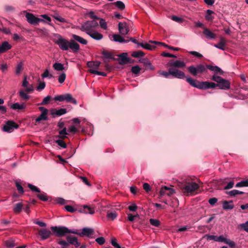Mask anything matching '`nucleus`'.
Returning a JSON list of instances; mask_svg holds the SVG:
<instances>
[{
    "label": "nucleus",
    "mask_w": 248,
    "mask_h": 248,
    "mask_svg": "<svg viewBox=\"0 0 248 248\" xmlns=\"http://www.w3.org/2000/svg\"><path fill=\"white\" fill-rule=\"evenodd\" d=\"M55 36L57 38L55 39L54 42L61 50L66 51L70 48L74 52H77L79 49V45L73 40L68 41L59 34H56Z\"/></svg>",
    "instance_id": "nucleus-1"
},
{
    "label": "nucleus",
    "mask_w": 248,
    "mask_h": 248,
    "mask_svg": "<svg viewBox=\"0 0 248 248\" xmlns=\"http://www.w3.org/2000/svg\"><path fill=\"white\" fill-rule=\"evenodd\" d=\"M179 186L186 196L192 194L200 188L199 185L192 181L190 178L184 179L182 183H180Z\"/></svg>",
    "instance_id": "nucleus-2"
},
{
    "label": "nucleus",
    "mask_w": 248,
    "mask_h": 248,
    "mask_svg": "<svg viewBox=\"0 0 248 248\" xmlns=\"http://www.w3.org/2000/svg\"><path fill=\"white\" fill-rule=\"evenodd\" d=\"M50 229L58 237L64 236L67 233L78 234L77 230L69 229L65 227L53 226L51 227Z\"/></svg>",
    "instance_id": "nucleus-3"
},
{
    "label": "nucleus",
    "mask_w": 248,
    "mask_h": 248,
    "mask_svg": "<svg viewBox=\"0 0 248 248\" xmlns=\"http://www.w3.org/2000/svg\"><path fill=\"white\" fill-rule=\"evenodd\" d=\"M98 27V22L95 20L87 21L84 23L81 26V30L89 34L92 32L95 31L97 27Z\"/></svg>",
    "instance_id": "nucleus-4"
},
{
    "label": "nucleus",
    "mask_w": 248,
    "mask_h": 248,
    "mask_svg": "<svg viewBox=\"0 0 248 248\" xmlns=\"http://www.w3.org/2000/svg\"><path fill=\"white\" fill-rule=\"evenodd\" d=\"M212 79L217 82V87H218L220 89L226 90L230 88V83L229 81L221 77L214 75L212 77Z\"/></svg>",
    "instance_id": "nucleus-5"
},
{
    "label": "nucleus",
    "mask_w": 248,
    "mask_h": 248,
    "mask_svg": "<svg viewBox=\"0 0 248 248\" xmlns=\"http://www.w3.org/2000/svg\"><path fill=\"white\" fill-rule=\"evenodd\" d=\"M23 13L25 14L27 22L31 25H35L40 22H45L44 19L35 17L31 13H28L26 11H23Z\"/></svg>",
    "instance_id": "nucleus-6"
},
{
    "label": "nucleus",
    "mask_w": 248,
    "mask_h": 248,
    "mask_svg": "<svg viewBox=\"0 0 248 248\" xmlns=\"http://www.w3.org/2000/svg\"><path fill=\"white\" fill-rule=\"evenodd\" d=\"M189 72L194 76H197L198 74H202L206 70L205 66L203 64H198L196 66L193 65L188 67Z\"/></svg>",
    "instance_id": "nucleus-7"
},
{
    "label": "nucleus",
    "mask_w": 248,
    "mask_h": 248,
    "mask_svg": "<svg viewBox=\"0 0 248 248\" xmlns=\"http://www.w3.org/2000/svg\"><path fill=\"white\" fill-rule=\"evenodd\" d=\"M18 127V124L13 121H9L3 126V130L6 132L11 133L14 130V129H17Z\"/></svg>",
    "instance_id": "nucleus-8"
},
{
    "label": "nucleus",
    "mask_w": 248,
    "mask_h": 248,
    "mask_svg": "<svg viewBox=\"0 0 248 248\" xmlns=\"http://www.w3.org/2000/svg\"><path fill=\"white\" fill-rule=\"evenodd\" d=\"M39 109L41 111L40 116L35 119L36 122H40L41 121H45L47 119L48 110L43 107H39Z\"/></svg>",
    "instance_id": "nucleus-9"
},
{
    "label": "nucleus",
    "mask_w": 248,
    "mask_h": 248,
    "mask_svg": "<svg viewBox=\"0 0 248 248\" xmlns=\"http://www.w3.org/2000/svg\"><path fill=\"white\" fill-rule=\"evenodd\" d=\"M170 75L174 78L179 79H183L185 78V74L179 70L170 69Z\"/></svg>",
    "instance_id": "nucleus-10"
},
{
    "label": "nucleus",
    "mask_w": 248,
    "mask_h": 248,
    "mask_svg": "<svg viewBox=\"0 0 248 248\" xmlns=\"http://www.w3.org/2000/svg\"><path fill=\"white\" fill-rule=\"evenodd\" d=\"M175 193L174 190L170 187L164 186L161 188L159 194L161 196L168 195L170 196Z\"/></svg>",
    "instance_id": "nucleus-11"
},
{
    "label": "nucleus",
    "mask_w": 248,
    "mask_h": 248,
    "mask_svg": "<svg viewBox=\"0 0 248 248\" xmlns=\"http://www.w3.org/2000/svg\"><path fill=\"white\" fill-rule=\"evenodd\" d=\"M22 86L25 88L24 90L27 93H30L33 92L34 87L32 84H29V82L27 80L26 77H25L22 82Z\"/></svg>",
    "instance_id": "nucleus-12"
},
{
    "label": "nucleus",
    "mask_w": 248,
    "mask_h": 248,
    "mask_svg": "<svg viewBox=\"0 0 248 248\" xmlns=\"http://www.w3.org/2000/svg\"><path fill=\"white\" fill-rule=\"evenodd\" d=\"M39 235L42 240H46L52 235V233L48 229H42L39 231Z\"/></svg>",
    "instance_id": "nucleus-13"
},
{
    "label": "nucleus",
    "mask_w": 248,
    "mask_h": 248,
    "mask_svg": "<svg viewBox=\"0 0 248 248\" xmlns=\"http://www.w3.org/2000/svg\"><path fill=\"white\" fill-rule=\"evenodd\" d=\"M118 27L119 32L122 35H126L129 32V27L126 23L120 22Z\"/></svg>",
    "instance_id": "nucleus-14"
},
{
    "label": "nucleus",
    "mask_w": 248,
    "mask_h": 248,
    "mask_svg": "<svg viewBox=\"0 0 248 248\" xmlns=\"http://www.w3.org/2000/svg\"><path fill=\"white\" fill-rule=\"evenodd\" d=\"M186 81L192 86L201 89L202 82H199L196 80L193 79L190 77L186 78Z\"/></svg>",
    "instance_id": "nucleus-15"
},
{
    "label": "nucleus",
    "mask_w": 248,
    "mask_h": 248,
    "mask_svg": "<svg viewBox=\"0 0 248 248\" xmlns=\"http://www.w3.org/2000/svg\"><path fill=\"white\" fill-rule=\"evenodd\" d=\"M203 33L205 36L206 38L208 39H215L217 37L216 34L211 31L209 29L207 28H204Z\"/></svg>",
    "instance_id": "nucleus-16"
},
{
    "label": "nucleus",
    "mask_w": 248,
    "mask_h": 248,
    "mask_svg": "<svg viewBox=\"0 0 248 248\" xmlns=\"http://www.w3.org/2000/svg\"><path fill=\"white\" fill-rule=\"evenodd\" d=\"M66 239L68 244L73 245L76 247H78L80 246V243L78 242V238L75 236L69 235L66 237Z\"/></svg>",
    "instance_id": "nucleus-17"
},
{
    "label": "nucleus",
    "mask_w": 248,
    "mask_h": 248,
    "mask_svg": "<svg viewBox=\"0 0 248 248\" xmlns=\"http://www.w3.org/2000/svg\"><path fill=\"white\" fill-rule=\"evenodd\" d=\"M79 211L80 213L93 215L94 213V209L85 205L79 210Z\"/></svg>",
    "instance_id": "nucleus-18"
},
{
    "label": "nucleus",
    "mask_w": 248,
    "mask_h": 248,
    "mask_svg": "<svg viewBox=\"0 0 248 248\" xmlns=\"http://www.w3.org/2000/svg\"><path fill=\"white\" fill-rule=\"evenodd\" d=\"M12 46L7 41H4L0 45V54L4 53L10 49Z\"/></svg>",
    "instance_id": "nucleus-19"
},
{
    "label": "nucleus",
    "mask_w": 248,
    "mask_h": 248,
    "mask_svg": "<svg viewBox=\"0 0 248 248\" xmlns=\"http://www.w3.org/2000/svg\"><path fill=\"white\" fill-rule=\"evenodd\" d=\"M170 65L175 68H182L186 66V63L183 61L176 60L170 62Z\"/></svg>",
    "instance_id": "nucleus-20"
},
{
    "label": "nucleus",
    "mask_w": 248,
    "mask_h": 248,
    "mask_svg": "<svg viewBox=\"0 0 248 248\" xmlns=\"http://www.w3.org/2000/svg\"><path fill=\"white\" fill-rule=\"evenodd\" d=\"M216 87H217V85L214 82H210L208 81L202 82V90H206L209 88L213 89L215 88Z\"/></svg>",
    "instance_id": "nucleus-21"
},
{
    "label": "nucleus",
    "mask_w": 248,
    "mask_h": 248,
    "mask_svg": "<svg viewBox=\"0 0 248 248\" xmlns=\"http://www.w3.org/2000/svg\"><path fill=\"white\" fill-rule=\"evenodd\" d=\"M94 234V230L91 228H84L82 229L81 233H78L80 235H85L90 237Z\"/></svg>",
    "instance_id": "nucleus-22"
},
{
    "label": "nucleus",
    "mask_w": 248,
    "mask_h": 248,
    "mask_svg": "<svg viewBox=\"0 0 248 248\" xmlns=\"http://www.w3.org/2000/svg\"><path fill=\"white\" fill-rule=\"evenodd\" d=\"M127 56L126 53H123L119 56V63L120 64H124L128 62L129 59Z\"/></svg>",
    "instance_id": "nucleus-23"
},
{
    "label": "nucleus",
    "mask_w": 248,
    "mask_h": 248,
    "mask_svg": "<svg viewBox=\"0 0 248 248\" xmlns=\"http://www.w3.org/2000/svg\"><path fill=\"white\" fill-rule=\"evenodd\" d=\"M91 38L96 40H101L103 36L102 34L99 33L97 31H94L88 34Z\"/></svg>",
    "instance_id": "nucleus-24"
},
{
    "label": "nucleus",
    "mask_w": 248,
    "mask_h": 248,
    "mask_svg": "<svg viewBox=\"0 0 248 248\" xmlns=\"http://www.w3.org/2000/svg\"><path fill=\"white\" fill-rule=\"evenodd\" d=\"M226 45V40L223 37L220 38V41L217 44H215L214 46L218 49H221L222 50H225V46Z\"/></svg>",
    "instance_id": "nucleus-25"
},
{
    "label": "nucleus",
    "mask_w": 248,
    "mask_h": 248,
    "mask_svg": "<svg viewBox=\"0 0 248 248\" xmlns=\"http://www.w3.org/2000/svg\"><path fill=\"white\" fill-rule=\"evenodd\" d=\"M26 105L24 104H19L16 103L10 106V108L13 110H21L25 108Z\"/></svg>",
    "instance_id": "nucleus-26"
},
{
    "label": "nucleus",
    "mask_w": 248,
    "mask_h": 248,
    "mask_svg": "<svg viewBox=\"0 0 248 248\" xmlns=\"http://www.w3.org/2000/svg\"><path fill=\"white\" fill-rule=\"evenodd\" d=\"M113 40L115 42H118L119 43H127L129 40H125L122 36L119 34H114L113 35Z\"/></svg>",
    "instance_id": "nucleus-27"
},
{
    "label": "nucleus",
    "mask_w": 248,
    "mask_h": 248,
    "mask_svg": "<svg viewBox=\"0 0 248 248\" xmlns=\"http://www.w3.org/2000/svg\"><path fill=\"white\" fill-rule=\"evenodd\" d=\"M67 110L65 108H61L58 110H52L51 114L53 116H60L65 114Z\"/></svg>",
    "instance_id": "nucleus-28"
},
{
    "label": "nucleus",
    "mask_w": 248,
    "mask_h": 248,
    "mask_svg": "<svg viewBox=\"0 0 248 248\" xmlns=\"http://www.w3.org/2000/svg\"><path fill=\"white\" fill-rule=\"evenodd\" d=\"M100 65V62L98 61L88 62L87 65L91 68L90 69L96 70Z\"/></svg>",
    "instance_id": "nucleus-29"
},
{
    "label": "nucleus",
    "mask_w": 248,
    "mask_h": 248,
    "mask_svg": "<svg viewBox=\"0 0 248 248\" xmlns=\"http://www.w3.org/2000/svg\"><path fill=\"white\" fill-rule=\"evenodd\" d=\"M72 38L77 42L80 43V44L82 45H86L87 44V41L85 39H84L83 38L76 35V34H73L72 35Z\"/></svg>",
    "instance_id": "nucleus-30"
},
{
    "label": "nucleus",
    "mask_w": 248,
    "mask_h": 248,
    "mask_svg": "<svg viewBox=\"0 0 248 248\" xmlns=\"http://www.w3.org/2000/svg\"><path fill=\"white\" fill-rule=\"evenodd\" d=\"M207 68L211 71H214L216 73H219L220 74H223L222 70L217 66L208 65H207Z\"/></svg>",
    "instance_id": "nucleus-31"
},
{
    "label": "nucleus",
    "mask_w": 248,
    "mask_h": 248,
    "mask_svg": "<svg viewBox=\"0 0 248 248\" xmlns=\"http://www.w3.org/2000/svg\"><path fill=\"white\" fill-rule=\"evenodd\" d=\"M64 100H65L67 102H71L74 104H77V100L74 98L72 95L69 93H66L64 94Z\"/></svg>",
    "instance_id": "nucleus-32"
},
{
    "label": "nucleus",
    "mask_w": 248,
    "mask_h": 248,
    "mask_svg": "<svg viewBox=\"0 0 248 248\" xmlns=\"http://www.w3.org/2000/svg\"><path fill=\"white\" fill-rule=\"evenodd\" d=\"M140 62L144 64V65L148 67L150 69L152 70H154L155 69V67L152 65L151 62L147 59H143L140 61Z\"/></svg>",
    "instance_id": "nucleus-33"
},
{
    "label": "nucleus",
    "mask_w": 248,
    "mask_h": 248,
    "mask_svg": "<svg viewBox=\"0 0 248 248\" xmlns=\"http://www.w3.org/2000/svg\"><path fill=\"white\" fill-rule=\"evenodd\" d=\"M23 69V63L22 62H18L16 67V75H20L21 71Z\"/></svg>",
    "instance_id": "nucleus-34"
},
{
    "label": "nucleus",
    "mask_w": 248,
    "mask_h": 248,
    "mask_svg": "<svg viewBox=\"0 0 248 248\" xmlns=\"http://www.w3.org/2000/svg\"><path fill=\"white\" fill-rule=\"evenodd\" d=\"M26 92L23 90H20L19 92V95L20 97L24 101H27L29 100L30 96L27 94Z\"/></svg>",
    "instance_id": "nucleus-35"
},
{
    "label": "nucleus",
    "mask_w": 248,
    "mask_h": 248,
    "mask_svg": "<svg viewBox=\"0 0 248 248\" xmlns=\"http://www.w3.org/2000/svg\"><path fill=\"white\" fill-rule=\"evenodd\" d=\"M53 67L55 70L58 71H62L64 69L63 65L59 62H55L54 63Z\"/></svg>",
    "instance_id": "nucleus-36"
},
{
    "label": "nucleus",
    "mask_w": 248,
    "mask_h": 248,
    "mask_svg": "<svg viewBox=\"0 0 248 248\" xmlns=\"http://www.w3.org/2000/svg\"><path fill=\"white\" fill-rule=\"evenodd\" d=\"M23 204L21 202H19L15 204L13 210L16 213H19L22 210Z\"/></svg>",
    "instance_id": "nucleus-37"
},
{
    "label": "nucleus",
    "mask_w": 248,
    "mask_h": 248,
    "mask_svg": "<svg viewBox=\"0 0 248 248\" xmlns=\"http://www.w3.org/2000/svg\"><path fill=\"white\" fill-rule=\"evenodd\" d=\"M150 42L152 43H154V44H160V45H162L163 46H164L165 47H167L169 49H170L171 50H175V51H178L180 50V48L179 47H172V46H169L167 45H166L164 43H160V42H156V41H150Z\"/></svg>",
    "instance_id": "nucleus-38"
},
{
    "label": "nucleus",
    "mask_w": 248,
    "mask_h": 248,
    "mask_svg": "<svg viewBox=\"0 0 248 248\" xmlns=\"http://www.w3.org/2000/svg\"><path fill=\"white\" fill-rule=\"evenodd\" d=\"M117 217V214L116 212H108L107 214V217L108 219L111 220H114Z\"/></svg>",
    "instance_id": "nucleus-39"
},
{
    "label": "nucleus",
    "mask_w": 248,
    "mask_h": 248,
    "mask_svg": "<svg viewBox=\"0 0 248 248\" xmlns=\"http://www.w3.org/2000/svg\"><path fill=\"white\" fill-rule=\"evenodd\" d=\"M59 137L61 139H64L66 138V135L68 134V133L66 131V128L64 127L62 130H60L59 132Z\"/></svg>",
    "instance_id": "nucleus-40"
},
{
    "label": "nucleus",
    "mask_w": 248,
    "mask_h": 248,
    "mask_svg": "<svg viewBox=\"0 0 248 248\" xmlns=\"http://www.w3.org/2000/svg\"><path fill=\"white\" fill-rule=\"evenodd\" d=\"M5 244L8 248H13L16 246L14 241L11 239L6 241Z\"/></svg>",
    "instance_id": "nucleus-41"
},
{
    "label": "nucleus",
    "mask_w": 248,
    "mask_h": 248,
    "mask_svg": "<svg viewBox=\"0 0 248 248\" xmlns=\"http://www.w3.org/2000/svg\"><path fill=\"white\" fill-rule=\"evenodd\" d=\"M149 221L150 224L155 227H158L160 225L159 220L156 219L151 218Z\"/></svg>",
    "instance_id": "nucleus-42"
},
{
    "label": "nucleus",
    "mask_w": 248,
    "mask_h": 248,
    "mask_svg": "<svg viewBox=\"0 0 248 248\" xmlns=\"http://www.w3.org/2000/svg\"><path fill=\"white\" fill-rule=\"evenodd\" d=\"M233 208V205L232 203H230L227 201H225L223 203V208L224 209H232Z\"/></svg>",
    "instance_id": "nucleus-43"
},
{
    "label": "nucleus",
    "mask_w": 248,
    "mask_h": 248,
    "mask_svg": "<svg viewBox=\"0 0 248 248\" xmlns=\"http://www.w3.org/2000/svg\"><path fill=\"white\" fill-rule=\"evenodd\" d=\"M243 192L236 189H233L228 192V194L231 196H234L238 194H243Z\"/></svg>",
    "instance_id": "nucleus-44"
},
{
    "label": "nucleus",
    "mask_w": 248,
    "mask_h": 248,
    "mask_svg": "<svg viewBox=\"0 0 248 248\" xmlns=\"http://www.w3.org/2000/svg\"><path fill=\"white\" fill-rule=\"evenodd\" d=\"M52 16L55 19L57 20V21H58L59 22H62V23L66 22L65 19L61 17L58 14H55L54 15H53Z\"/></svg>",
    "instance_id": "nucleus-45"
},
{
    "label": "nucleus",
    "mask_w": 248,
    "mask_h": 248,
    "mask_svg": "<svg viewBox=\"0 0 248 248\" xmlns=\"http://www.w3.org/2000/svg\"><path fill=\"white\" fill-rule=\"evenodd\" d=\"M37 197L41 201H46L48 199L46 197V194L44 192H42L37 195Z\"/></svg>",
    "instance_id": "nucleus-46"
},
{
    "label": "nucleus",
    "mask_w": 248,
    "mask_h": 248,
    "mask_svg": "<svg viewBox=\"0 0 248 248\" xmlns=\"http://www.w3.org/2000/svg\"><path fill=\"white\" fill-rule=\"evenodd\" d=\"M132 56L135 58H138L140 57H142L144 55L143 52L141 51H134L132 54Z\"/></svg>",
    "instance_id": "nucleus-47"
},
{
    "label": "nucleus",
    "mask_w": 248,
    "mask_h": 248,
    "mask_svg": "<svg viewBox=\"0 0 248 248\" xmlns=\"http://www.w3.org/2000/svg\"><path fill=\"white\" fill-rule=\"evenodd\" d=\"M114 4L119 9L123 10L125 8L124 4L121 1H117L114 3Z\"/></svg>",
    "instance_id": "nucleus-48"
},
{
    "label": "nucleus",
    "mask_w": 248,
    "mask_h": 248,
    "mask_svg": "<svg viewBox=\"0 0 248 248\" xmlns=\"http://www.w3.org/2000/svg\"><path fill=\"white\" fill-rule=\"evenodd\" d=\"M99 19H100L99 24L101 28L107 30L108 28L107 22L103 18H99Z\"/></svg>",
    "instance_id": "nucleus-49"
},
{
    "label": "nucleus",
    "mask_w": 248,
    "mask_h": 248,
    "mask_svg": "<svg viewBox=\"0 0 248 248\" xmlns=\"http://www.w3.org/2000/svg\"><path fill=\"white\" fill-rule=\"evenodd\" d=\"M89 71L90 73L97 75H100L102 76H106L107 75V74L103 72H99L96 70L90 69Z\"/></svg>",
    "instance_id": "nucleus-50"
},
{
    "label": "nucleus",
    "mask_w": 248,
    "mask_h": 248,
    "mask_svg": "<svg viewBox=\"0 0 248 248\" xmlns=\"http://www.w3.org/2000/svg\"><path fill=\"white\" fill-rule=\"evenodd\" d=\"M28 186L32 191H35L38 193L41 192L40 189L34 185H32V184H29Z\"/></svg>",
    "instance_id": "nucleus-51"
},
{
    "label": "nucleus",
    "mask_w": 248,
    "mask_h": 248,
    "mask_svg": "<svg viewBox=\"0 0 248 248\" xmlns=\"http://www.w3.org/2000/svg\"><path fill=\"white\" fill-rule=\"evenodd\" d=\"M214 13V12L211 10H207L206 11V14L205 16V18L207 20H212L213 17L211 16V15Z\"/></svg>",
    "instance_id": "nucleus-52"
},
{
    "label": "nucleus",
    "mask_w": 248,
    "mask_h": 248,
    "mask_svg": "<svg viewBox=\"0 0 248 248\" xmlns=\"http://www.w3.org/2000/svg\"><path fill=\"white\" fill-rule=\"evenodd\" d=\"M66 79V74L64 73H62L58 78V81L60 83H63Z\"/></svg>",
    "instance_id": "nucleus-53"
},
{
    "label": "nucleus",
    "mask_w": 248,
    "mask_h": 248,
    "mask_svg": "<svg viewBox=\"0 0 248 248\" xmlns=\"http://www.w3.org/2000/svg\"><path fill=\"white\" fill-rule=\"evenodd\" d=\"M51 99V96L49 95H47L46 97L44 98V99L43 100L42 102L41 103V105H46L49 102L50 100Z\"/></svg>",
    "instance_id": "nucleus-54"
},
{
    "label": "nucleus",
    "mask_w": 248,
    "mask_h": 248,
    "mask_svg": "<svg viewBox=\"0 0 248 248\" xmlns=\"http://www.w3.org/2000/svg\"><path fill=\"white\" fill-rule=\"evenodd\" d=\"M158 73L160 76H163L166 78H168L169 76L170 75V69L168 72L164 71H159Z\"/></svg>",
    "instance_id": "nucleus-55"
},
{
    "label": "nucleus",
    "mask_w": 248,
    "mask_h": 248,
    "mask_svg": "<svg viewBox=\"0 0 248 248\" xmlns=\"http://www.w3.org/2000/svg\"><path fill=\"white\" fill-rule=\"evenodd\" d=\"M140 68L138 66V65H136V66H133L131 68V71L133 73L135 74H138L140 71Z\"/></svg>",
    "instance_id": "nucleus-56"
},
{
    "label": "nucleus",
    "mask_w": 248,
    "mask_h": 248,
    "mask_svg": "<svg viewBox=\"0 0 248 248\" xmlns=\"http://www.w3.org/2000/svg\"><path fill=\"white\" fill-rule=\"evenodd\" d=\"M55 202L61 205L65 204L66 203V201L62 198H57L55 200Z\"/></svg>",
    "instance_id": "nucleus-57"
},
{
    "label": "nucleus",
    "mask_w": 248,
    "mask_h": 248,
    "mask_svg": "<svg viewBox=\"0 0 248 248\" xmlns=\"http://www.w3.org/2000/svg\"><path fill=\"white\" fill-rule=\"evenodd\" d=\"M56 143L63 148H65L66 147V143L62 140H56Z\"/></svg>",
    "instance_id": "nucleus-58"
},
{
    "label": "nucleus",
    "mask_w": 248,
    "mask_h": 248,
    "mask_svg": "<svg viewBox=\"0 0 248 248\" xmlns=\"http://www.w3.org/2000/svg\"><path fill=\"white\" fill-rule=\"evenodd\" d=\"M42 77L43 78H51L53 77V76L52 75H49L48 70L47 69H46L44 71V73L42 75Z\"/></svg>",
    "instance_id": "nucleus-59"
},
{
    "label": "nucleus",
    "mask_w": 248,
    "mask_h": 248,
    "mask_svg": "<svg viewBox=\"0 0 248 248\" xmlns=\"http://www.w3.org/2000/svg\"><path fill=\"white\" fill-rule=\"evenodd\" d=\"M143 188L146 192H149L151 190V187L150 186L146 183H145L143 185Z\"/></svg>",
    "instance_id": "nucleus-60"
},
{
    "label": "nucleus",
    "mask_w": 248,
    "mask_h": 248,
    "mask_svg": "<svg viewBox=\"0 0 248 248\" xmlns=\"http://www.w3.org/2000/svg\"><path fill=\"white\" fill-rule=\"evenodd\" d=\"M96 242L99 245H102L104 244L105 242V240L104 237H100L98 238H97L95 239Z\"/></svg>",
    "instance_id": "nucleus-61"
},
{
    "label": "nucleus",
    "mask_w": 248,
    "mask_h": 248,
    "mask_svg": "<svg viewBox=\"0 0 248 248\" xmlns=\"http://www.w3.org/2000/svg\"><path fill=\"white\" fill-rule=\"evenodd\" d=\"M46 87V84L44 82H41L39 83L38 86L37 87V90L41 91L43 90Z\"/></svg>",
    "instance_id": "nucleus-62"
},
{
    "label": "nucleus",
    "mask_w": 248,
    "mask_h": 248,
    "mask_svg": "<svg viewBox=\"0 0 248 248\" xmlns=\"http://www.w3.org/2000/svg\"><path fill=\"white\" fill-rule=\"evenodd\" d=\"M225 244L228 245L231 248H233L235 246L234 242L228 239H227Z\"/></svg>",
    "instance_id": "nucleus-63"
},
{
    "label": "nucleus",
    "mask_w": 248,
    "mask_h": 248,
    "mask_svg": "<svg viewBox=\"0 0 248 248\" xmlns=\"http://www.w3.org/2000/svg\"><path fill=\"white\" fill-rule=\"evenodd\" d=\"M4 10L7 12H11L14 11L15 8L11 5H6L4 7Z\"/></svg>",
    "instance_id": "nucleus-64"
}]
</instances>
